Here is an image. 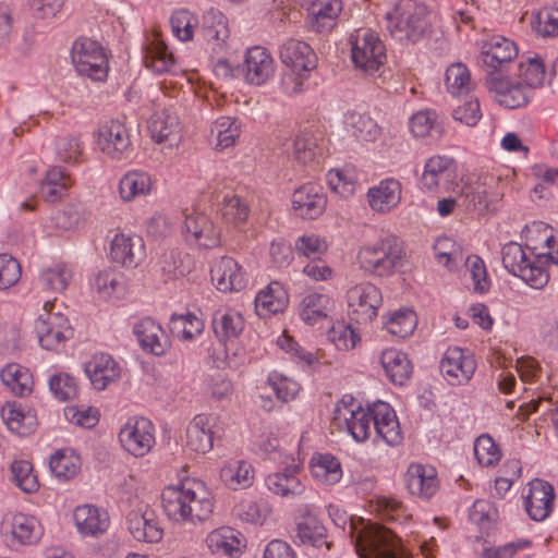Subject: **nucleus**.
Returning <instances> with one entry per match:
<instances>
[{
    "label": "nucleus",
    "mask_w": 558,
    "mask_h": 558,
    "mask_svg": "<svg viewBox=\"0 0 558 558\" xmlns=\"http://www.w3.org/2000/svg\"><path fill=\"white\" fill-rule=\"evenodd\" d=\"M548 251L532 256L517 242H508L501 248V262L505 269L522 279L534 289H542L549 280L545 264L558 265V239L553 235L545 238Z\"/></svg>",
    "instance_id": "obj_1"
},
{
    "label": "nucleus",
    "mask_w": 558,
    "mask_h": 558,
    "mask_svg": "<svg viewBox=\"0 0 558 558\" xmlns=\"http://www.w3.org/2000/svg\"><path fill=\"white\" fill-rule=\"evenodd\" d=\"M161 505L169 519L190 523L207 520L214 508L209 493L202 483L194 481L166 487L161 493Z\"/></svg>",
    "instance_id": "obj_2"
},
{
    "label": "nucleus",
    "mask_w": 558,
    "mask_h": 558,
    "mask_svg": "<svg viewBox=\"0 0 558 558\" xmlns=\"http://www.w3.org/2000/svg\"><path fill=\"white\" fill-rule=\"evenodd\" d=\"M244 327L242 314L231 307H219L213 313L211 329L216 340L223 347L217 361L232 369L240 368L246 361L245 349L239 343Z\"/></svg>",
    "instance_id": "obj_3"
},
{
    "label": "nucleus",
    "mask_w": 558,
    "mask_h": 558,
    "mask_svg": "<svg viewBox=\"0 0 558 558\" xmlns=\"http://www.w3.org/2000/svg\"><path fill=\"white\" fill-rule=\"evenodd\" d=\"M357 259L365 272L375 277H389L404 268L407 253L398 236L387 234L361 247Z\"/></svg>",
    "instance_id": "obj_4"
},
{
    "label": "nucleus",
    "mask_w": 558,
    "mask_h": 558,
    "mask_svg": "<svg viewBox=\"0 0 558 558\" xmlns=\"http://www.w3.org/2000/svg\"><path fill=\"white\" fill-rule=\"evenodd\" d=\"M427 8L413 0L399 2L392 12L387 13V29L400 43H417L428 27Z\"/></svg>",
    "instance_id": "obj_5"
},
{
    "label": "nucleus",
    "mask_w": 558,
    "mask_h": 558,
    "mask_svg": "<svg viewBox=\"0 0 558 558\" xmlns=\"http://www.w3.org/2000/svg\"><path fill=\"white\" fill-rule=\"evenodd\" d=\"M333 424L345 429L356 442H364L372 433L373 405L365 409L352 396H344L336 404Z\"/></svg>",
    "instance_id": "obj_6"
},
{
    "label": "nucleus",
    "mask_w": 558,
    "mask_h": 558,
    "mask_svg": "<svg viewBox=\"0 0 558 558\" xmlns=\"http://www.w3.org/2000/svg\"><path fill=\"white\" fill-rule=\"evenodd\" d=\"M351 59L355 68L366 75H374L386 59L385 46L369 29L361 28L350 36Z\"/></svg>",
    "instance_id": "obj_7"
},
{
    "label": "nucleus",
    "mask_w": 558,
    "mask_h": 558,
    "mask_svg": "<svg viewBox=\"0 0 558 558\" xmlns=\"http://www.w3.org/2000/svg\"><path fill=\"white\" fill-rule=\"evenodd\" d=\"M119 442L130 454L140 458L146 456L156 444L155 426L146 417H130L120 428Z\"/></svg>",
    "instance_id": "obj_8"
},
{
    "label": "nucleus",
    "mask_w": 558,
    "mask_h": 558,
    "mask_svg": "<svg viewBox=\"0 0 558 558\" xmlns=\"http://www.w3.org/2000/svg\"><path fill=\"white\" fill-rule=\"evenodd\" d=\"M502 195L500 177L492 173L480 174L476 180L469 182L462 190V197L466 208L476 210L478 214L494 209V204Z\"/></svg>",
    "instance_id": "obj_9"
},
{
    "label": "nucleus",
    "mask_w": 558,
    "mask_h": 558,
    "mask_svg": "<svg viewBox=\"0 0 558 558\" xmlns=\"http://www.w3.org/2000/svg\"><path fill=\"white\" fill-rule=\"evenodd\" d=\"M71 58L80 75L93 81L105 80V51L98 41L85 37L77 39L73 44Z\"/></svg>",
    "instance_id": "obj_10"
},
{
    "label": "nucleus",
    "mask_w": 558,
    "mask_h": 558,
    "mask_svg": "<svg viewBox=\"0 0 558 558\" xmlns=\"http://www.w3.org/2000/svg\"><path fill=\"white\" fill-rule=\"evenodd\" d=\"M355 547L362 558H403L398 551L396 535L383 526L363 531Z\"/></svg>",
    "instance_id": "obj_11"
},
{
    "label": "nucleus",
    "mask_w": 558,
    "mask_h": 558,
    "mask_svg": "<svg viewBox=\"0 0 558 558\" xmlns=\"http://www.w3.org/2000/svg\"><path fill=\"white\" fill-rule=\"evenodd\" d=\"M35 332L41 348L46 350H58L73 336L68 317L50 312H46L36 319Z\"/></svg>",
    "instance_id": "obj_12"
},
{
    "label": "nucleus",
    "mask_w": 558,
    "mask_h": 558,
    "mask_svg": "<svg viewBox=\"0 0 558 558\" xmlns=\"http://www.w3.org/2000/svg\"><path fill=\"white\" fill-rule=\"evenodd\" d=\"M457 166L452 158L436 155L426 160L421 187L427 192H448L456 179Z\"/></svg>",
    "instance_id": "obj_13"
},
{
    "label": "nucleus",
    "mask_w": 558,
    "mask_h": 558,
    "mask_svg": "<svg viewBox=\"0 0 558 558\" xmlns=\"http://www.w3.org/2000/svg\"><path fill=\"white\" fill-rule=\"evenodd\" d=\"M347 296L350 314L356 322H371L383 302L380 290L369 282L351 288Z\"/></svg>",
    "instance_id": "obj_14"
},
{
    "label": "nucleus",
    "mask_w": 558,
    "mask_h": 558,
    "mask_svg": "<svg viewBox=\"0 0 558 558\" xmlns=\"http://www.w3.org/2000/svg\"><path fill=\"white\" fill-rule=\"evenodd\" d=\"M151 138L167 148H173L182 140V125L178 114L171 108L155 111L148 120Z\"/></svg>",
    "instance_id": "obj_15"
},
{
    "label": "nucleus",
    "mask_w": 558,
    "mask_h": 558,
    "mask_svg": "<svg viewBox=\"0 0 558 558\" xmlns=\"http://www.w3.org/2000/svg\"><path fill=\"white\" fill-rule=\"evenodd\" d=\"M236 71L252 85H262L275 73V62L266 48L255 46L247 49L244 62Z\"/></svg>",
    "instance_id": "obj_16"
},
{
    "label": "nucleus",
    "mask_w": 558,
    "mask_h": 558,
    "mask_svg": "<svg viewBox=\"0 0 558 558\" xmlns=\"http://www.w3.org/2000/svg\"><path fill=\"white\" fill-rule=\"evenodd\" d=\"M128 530L140 542L158 543L162 539L161 529L154 510L147 505H140L126 515Z\"/></svg>",
    "instance_id": "obj_17"
},
{
    "label": "nucleus",
    "mask_w": 558,
    "mask_h": 558,
    "mask_svg": "<svg viewBox=\"0 0 558 558\" xmlns=\"http://www.w3.org/2000/svg\"><path fill=\"white\" fill-rule=\"evenodd\" d=\"M440 372L450 385H461L473 376L476 364L470 354H465L459 347L448 348L440 365Z\"/></svg>",
    "instance_id": "obj_18"
},
{
    "label": "nucleus",
    "mask_w": 558,
    "mask_h": 558,
    "mask_svg": "<svg viewBox=\"0 0 558 558\" xmlns=\"http://www.w3.org/2000/svg\"><path fill=\"white\" fill-rule=\"evenodd\" d=\"M182 231L189 243L199 247L211 248L220 243V230L205 214L186 215Z\"/></svg>",
    "instance_id": "obj_19"
},
{
    "label": "nucleus",
    "mask_w": 558,
    "mask_h": 558,
    "mask_svg": "<svg viewBox=\"0 0 558 558\" xmlns=\"http://www.w3.org/2000/svg\"><path fill=\"white\" fill-rule=\"evenodd\" d=\"M486 85L490 92L496 93L499 105L515 109L529 102L531 89L522 83L510 84L502 73H489L486 75Z\"/></svg>",
    "instance_id": "obj_20"
},
{
    "label": "nucleus",
    "mask_w": 558,
    "mask_h": 558,
    "mask_svg": "<svg viewBox=\"0 0 558 558\" xmlns=\"http://www.w3.org/2000/svg\"><path fill=\"white\" fill-rule=\"evenodd\" d=\"M132 331L142 350L147 353L161 356L170 348V342L161 325L151 317H143L135 322Z\"/></svg>",
    "instance_id": "obj_21"
},
{
    "label": "nucleus",
    "mask_w": 558,
    "mask_h": 558,
    "mask_svg": "<svg viewBox=\"0 0 558 558\" xmlns=\"http://www.w3.org/2000/svg\"><path fill=\"white\" fill-rule=\"evenodd\" d=\"M527 494L524 497V506L527 514L534 521L545 520L554 507V486L541 478L529 483Z\"/></svg>",
    "instance_id": "obj_22"
},
{
    "label": "nucleus",
    "mask_w": 558,
    "mask_h": 558,
    "mask_svg": "<svg viewBox=\"0 0 558 558\" xmlns=\"http://www.w3.org/2000/svg\"><path fill=\"white\" fill-rule=\"evenodd\" d=\"M327 204L323 187L306 183L296 189L292 194V208L294 213L304 219H316L319 217Z\"/></svg>",
    "instance_id": "obj_23"
},
{
    "label": "nucleus",
    "mask_w": 558,
    "mask_h": 558,
    "mask_svg": "<svg viewBox=\"0 0 558 558\" xmlns=\"http://www.w3.org/2000/svg\"><path fill=\"white\" fill-rule=\"evenodd\" d=\"M408 490L422 499H430L439 488L437 471L434 466L411 463L404 474Z\"/></svg>",
    "instance_id": "obj_24"
},
{
    "label": "nucleus",
    "mask_w": 558,
    "mask_h": 558,
    "mask_svg": "<svg viewBox=\"0 0 558 558\" xmlns=\"http://www.w3.org/2000/svg\"><path fill=\"white\" fill-rule=\"evenodd\" d=\"M517 54L518 49L513 41L502 36H495L483 46L481 61L487 69V75L492 72L501 73L504 66Z\"/></svg>",
    "instance_id": "obj_25"
},
{
    "label": "nucleus",
    "mask_w": 558,
    "mask_h": 558,
    "mask_svg": "<svg viewBox=\"0 0 558 558\" xmlns=\"http://www.w3.org/2000/svg\"><path fill=\"white\" fill-rule=\"evenodd\" d=\"M279 58L288 69L311 72L316 68L317 57L308 44L294 38L286 39L279 48Z\"/></svg>",
    "instance_id": "obj_26"
},
{
    "label": "nucleus",
    "mask_w": 558,
    "mask_h": 558,
    "mask_svg": "<svg viewBox=\"0 0 558 558\" xmlns=\"http://www.w3.org/2000/svg\"><path fill=\"white\" fill-rule=\"evenodd\" d=\"M373 426L378 438L389 446H398L402 441V432L396 412L387 403L378 401L373 404Z\"/></svg>",
    "instance_id": "obj_27"
},
{
    "label": "nucleus",
    "mask_w": 558,
    "mask_h": 558,
    "mask_svg": "<svg viewBox=\"0 0 558 558\" xmlns=\"http://www.w3.org/2000/svg\"><path fill=\"white\" fill-rule=\"evenodd\" d=\"M210 276L216 288L221 292L240 291L246 284L242 267L229 256H223L214 264Z\"/></svg>",
    "instance_id": "obj_28"
},
{
    "label": "nucleus",
    "mask_w": 558,
    "mask_h": 558,
    "mask_svg": "<svg viewBox=\"0 0 558 558\" xmlns=\"http://www.w3.org/2000/svg\"><path fill=\"white\" fill-rule=\"evenodd\" d=\"M299 465H288L282 472L268 475L265 478L267 488L281 497L292 498L304 494L306 487L300 477Z\"/></svg>",
    "instance_id": "obj_29"
},
{
    "label": "nucleus",
    "mask_w": 558,
    "mask_h": 558,
    "mask_svg": "<svg viewBox=\"0 0 558 558\" xmlns=\"http://www.w3.org/2000/svg\"><path fill=\"white\" fill-rule=\"evenodd\" d=\"M215 417L196 415L186 427V447L197 453H206L213 448V424Z\"/></svg>",
    "instance_id": "obj_30"
},
{
    "label": "nucleus",
    "mask_w": 558,
    "mask_h": 558,
    "mask_svg": "<svg viewBox=\"0 0 558 558\" xmlns=\"http://www.w3.org/2000/svg\"><path fill=\"white\" fill-rule=\"evenodd\" d=\"M112 262L125 267H135L144 258V244L141 238L116 234L110 245Z\"/></svg>",
    "instance_id": "obj_31"
},
{
    "label": "nucleus",
    "mask_w": 558,
    "mask_h": 558,
    "mask_svg": "<svg viewBox=\"0 0 558 558\" xmlns=\"http://www.w3.org/2000/svg\"><path fill=\"white\" fill-rule=\"evenodd\" d=\"M371 208L386 213L395 208L401 199V184L396 179H386L367 192Z\"/></svg>",
    "instance_id": "obj_32"
},
{
    "label": "nucleus",
    "mask_w": 558,
    "mask_h": 558,
    "mask_svg": "<svg viewBox=\"0 0 558 558\" xmlns=\"http://www.w3.org/2000/svg\"><path fill=\"white\" fill-rule=\"evenodd\" d=\"M333 307V300L330 295L322 292H311L301 300L298 311L301 319L312 326L327 318Z\"/></svg>",
    "instance_id": "obj_33"
},
{
    "label": "nucleus",
    "mask_w": 558,
    "mask_h": 558,
    "mask_svg": "<svg viewBox=\"0 0 558 558\" xmlns=\"http://www.w3.org/2000/svg\"><path fill=\"white\" fill-rule=\"evenodd\" d=\"M132 151L129 129L122 120H112L107 128V156L114 160H123L130 158Z\"/></svg>",
    "instance_id": "obj_34"
},
{
    "label": "nucleus",
    "mask_w": 558,
    "mask_h": 558,
    "mask_svg": "<svg viewBox=\"0 0 558 558\" xmlns=\"http://www.w3.org/2000/svg\"><path fill=\"white\" fill-rule=\"evenodd\" d=\"M288 303V293L278 281L270 282L255 298L256 313L262 317L282 312Z\"/></svg>",
    "instance_id": "obj_35"
},
{
    "label": "nucleus",
    "mask_w": 558,
    "mask_h": 558,
    "mask_svg": "<svg viewBox=\"0 0 558 558\" xmlns=\"http://www.w3.org/2000/svg\"><path fill=\"white\" fill-rule=\"evenodd\" d=\"M230 32L228 28L226 16L217 10H209L204 15L203 21V36L215 53H219L223 50L227 39L229 38Z\"/></svg>",
    "instance_id": "obj_36"
},
{
    "label": "nucleus",
    "mask_w": 558,
    "mask_h": 558,
    "mask_svg": "<svg viewBox=\"0 0 558 558\" xmlns=\"http://www.w3.org/2000/svg\"><path fill=\"white\" fill-rule=\"evenodd\" d=\"M308 16L312 19V27L322 32L331 27V22L342 10L340 0H303Z\"/></svg>",
    "instance_id": "obj_37"
},
{
    "label": "nucleus",
    "mask_w": 558,
    "mask_h": 558,
    "mask_svg": "<svg viewBox=\"0 0 558 558\" xmlns=\"http://www.w3.org/2000/svg\"><path fill=\"white\" fill-rule=\"evenodd\" d=\"M241 534L228 526H222L210 532L206 537V544L213 554H223L229 557H238L241 554Z\"/></svg>",
    "instance_id": "obj_38"
},
{
    "label": "nucleus",
    "mask_w": 558,
    "mask_h": 558,
    "mask_svg": "<svg viewBox=\"0 0 558 558\" xmlns=\"http://www.w3.org/2000/svg\"><path fill=\"white\" fill-rule=\"evenodd\" d=\"M380 363L387 377L395 385H403L412 373V365L407 354L397 349L383 351Z\"/></svg>",
    "instance_id": "obj_39"
},
{
    "label": "nucleus",
    "mask_w": 558,
    "mask_h": 558,
    "mask_svg": "<svg viewBox=\"0 0 558 558\" xmlns=\"http://www.w3.org/2000/svg\"><path fill=\"white\" fill-rule=\"evenodd\" d=\"M294 541L300 544H308L313 547L320 548L325 546L330 548V544L326 541V529L320 521L313 514L307 513L298 523L294 534Z\"/></svg>",
    "instance_id": "obj_40"
},
{
    "label": "nucleus",
    "mask_w": 558,
    "mask_h": 558,
    "mask_svg": "<svg viewBox=\"0 0 558 558\" xmlns=\"http://www.w3.org/2000/svg\"><path fill=\"white\" fill-rule=\"evenodd\" d=\"M223 484L233 489L250 487L254 481V469L244 460L227 462L220 470Z\"/></svg>",
    "instance_id": "obj_41"
},
{
    "label": "nucleus",
    "mask_w": 558,
    "mask_h": 558,
    "mask_svg": "<svg viewBox=\"0 0 558 558\" xmlns=\"http://www.w3.org/2000/svg\"><path fill=\"white\" fill-rule=\"evenodd\" d=\"M153 185L150 175L141 170L126 172L119 182V193L123 201L130 202L149 194Z\"/></svg>",
    "instance_id": "obj_42"
},
{
    "label": "nucleus",
    "mask_w": 558,
    "mask_h": 558,
    "mask_svg": "<svg viewBox=\"0 0 558 558\" xmlns=\"http://www.w3.org/2000/svg\"><path fill=\"white\" fill-rule=\"evenodd\" d=\"M311 472L314 478L329 486L337 484L342 477L339 460L328 453L312 458Z\"/></svg>",
    "instance_id": "obj_43"
},
{
    "label": "nucleus",
    "mask_w": 558,
    "mask_h": 558,
    "mask_svg": "<svg viewBox=\"0 0 558 558\" xmlns=\"http://www.w3.org/2000/svg\"><path fill=\"white\" fill-rule=\"evenodd\" d=\"M10 533L20 544L31 545L39 541L43 530L36 518L17 513L10 523Z\"/></svg>",
    "instance_id": "obj_44"
},
{
    "label": "nucleus",
    "mask_w": 558,
    "mask_h": 558,
    "mask_svg": "<svg viewBox=\"0 0 558 558\" xmlns=\"http://www.w3.org/2000/svg\"><path fill=\"white\" fill-rule=\"evenodd\" d=\"M283 146L288 155L292 154L295 160L306 165L316 156L317 140L312 131L305 129Z\"/></svg>",
    "instance_id": "obj_45"
},
{
    "label": "nucleus",
    "mask_w": 558,
    "mask_h": 558,
    "mask_svg": "<svg viewBox=\"0 0 558 558\" xmlns=\"http://www.w3.org/2000/svg\"><path fill=\"white\" fill-rule=\"evenodd\" d=\"M2 383L17 396L29 395L33 389V377L27 368L19 364H9L0 372Z\"/></svg>",
    "instance_id": "obj_46"
},
{
    "label": "nucleus",
    "mask_w": 558,
    "mask_h": 558,
    "mask_svg": "<svg viewBox=\"0 0 558 558\" xmlns=\"http://www.w3.org/2000/svg\"><path fill=\"white\" fill-rule=\"evenodd\" d=\"M73 520L82 536L97 537L104 532L99 509L92 505H83L75 508Z\"/></svg>",
    "instance_id": "obj_47"
},
{
    "label": "nucleus",
    "mask_w": 558,
    "mask_h": 558,
    "mask_svg": "<svg viewBox=\"0 0 558 558\" xmlns=\"http://www.w3.org/2000/svg\"><path fill=\"white\" fill-rule=\"evenodd\" d=\"M169 329L171 333L183 340H192L202 333L204 323L193 313L173 314L170 317Z\"/></svg>",
    "instance_id": "obj_48"
},
{
    "label": "nucleus",
    "mask_w": 558,
    "mask_h": 558,
    "mask_svg": "<svg viewBox=\"0 0 558 558\" xmlns=\"http://www.w3.org/2000/svg\"><path fill=\"white\" fill-rule=\"evenodd\" d=\"M240 132V122L231 117L218 118L210 128V135L216 138V148L220 150L234 145Z\"/></svg>",
    "instance_id": "obj_49"
},
{
    "label": "nucleus",
    "mask_w": 558,
    "mask_h": 558,
    "mask_svg": "<svg viewBox=\"0 0 558 558\" xmlns=\"http://www.w3.org/2000/svg\"><path fill=\"white\" fill-rule=\"evenodd\" d=\"M416 324V315L409 308H402L388 314L384 322L385 329L389 333L402 339L413 333Z\"/></svg>",
    "instance_id": "obj_50"
},
{
    "label": "nucleus",
    "mask_w": 558,
    "mask_h": 558,
    "mask_svg": "<svg viewBox=\"0 0 558 558\" xmlns=\"http://www.w3.org/2000/svg\"><path fill=\"white\" fill-rule=\"evenodd\" d=\"M347 125L357 141L374 142L380 135V128L369 116L351 112L347 116Z\"/></svg>",
    "instance_id": "obj_51"
},
{
    "label": "nucleus",
    "mask_w": 558,
    "mask_h": 558,
    "mask_svg": "<svg viewBox=\"0 0 558 558\" xmlns=\"http://www.w3.org/2000/svg\"><path fill=\"white\" fill-rule=\"evenodd\" d=\"M49 466L58 480L69 481L77 475L81 469V460L73 452L59 450L50 458Z\"/></svg>",
    "instance_id": "obj_52"
},
{
    "label": "nucleus",
    "mask_w": 558,
    "mask_h": 558,
    "mask_svg": "<svg viewBox=\"0 0 558 558\" xmlns=\"http://www.w3.org/2000/svg\"><path fill=\"white\" fill-rule=\"evenodd\" d=\"M410 129L415 137L432 136L438 138L442 135V126L437 114L432 110L418 111L410 119Z\"/></svg>",
    "instance_id": "obj_53"
},
{
    "label": "nucleus",
    "mask_w": 558,
    "mask_h": 558,
    "mask_svg": "<svg viewBox=\"0 0 558 558\" xmlns=\"http://www.w3.org/2000/svg\"><path fill=\"white\" fill-rule=\"evenodd\" d=\"M144 60L146 68L158 74L169 72L174 64L167 46L157 39L148 45Z\"/></svg>",
    "instance_id": "obj_54"
},
{
    "label": "nucleus",
    "mask_w": 558,
    "mask_h": 558,
    "mask_svg": "<svg viewBox=\"0 0 558 558\" xmlns=\"http://www.w3.org/2000/svg\"><path fill=\"white\" fill-rule=\"evenodd\" d=\"M73 272L64 264H57L51 268L45 269L39 277L41 284L51 291H64L72 280Z\"/></svg>",
    "instance_id": "obj_55"
},
{
    "label": "nucleus",
    "mask_w": 558,
    "mask_h": 558,
    "mask_svg": "<svg viewBox=\"0 0 558 558\" xmlns=\"http://www.w3.org/2000/svg\"><path fill=\"white\" fill-rule=\"evenodd\" d=\"M49 390L60 401L74 399L78 393V384L75 377L68 373H57L50 376Z\"/></svg>",
    "instance_id": "obj_56"
},
{
    "label": "nucleus",
    "mask_w": 558,
    "mask_h": 558,
    "mask_svg": "<svg viewBox=\"0 0 558 558\" xmlns=\"http://www.w3.org/2000/svg\"><path fill=\"white\" fill-rule=\"evenodd\" d=\"M11 475L14 484L25 493H35L39 483L33 474V465L26 460H15L11 464Z\"/></svg>",
    "instance_id": "obj_57"
},
{
    "label": "nucleus",
    "mask_w": 558,
    "mask_h": 558,
    "mask_svg": "<svg viewBox=\"0 0 558 558\" xmlns=\"http://www.w3.org/2000/svg\"><path fill=\"white\" fill-rule=\"evenodd\" d=\"M1 415L9 429L22 436L28 434L34 425V416L24 414L14 403H8Z\"/></svg>",
    "instance_id": "obj_58"
},
{
    "label": "nucleus",
    "mask_w": 558,
    "mask_h": 558,
    "mask_svg": "<svg viewBox=\"0 0 558 558\" xmlns=\"http://www.w3.org/2000/svg\"><path fill=\"white\" fill-rule=\"evenodd\" d=\"M434 252L437 262L446 266L449 270H453L460 262H462V253L456 247V243L448 236L436 240Z\"/></svg>",
    "instance_id": "obj_59"
},
{
    "label": "nucleus",
    "mask_w": 558,
    "mask_h": 558,
    "mask_svg": "<svg viewBox=\"0 0 558 558\" xmlns=\"http://www.w3.org/2000/svg\"><path fill=\"white\" fill-rule=\"evenodd\" d=\"M449 93L458 95L470 89L471 76L469 69L463 63H453L448 66L445 77Z\"/></svg>",
    "instance_id": "obj_60"
},
{
    "label": "nucleus",
    "mask_w": 558,
    "mask_h": 558,
    "mask_svg": "<svg viewBox=\"0 0 558 558\" xmlns=\"http://www.w3.org/2000/svg\"><path fill=\"white\" fill-rule=\"evenodd\" d=\"M466 269L473 281V290L486 293L490 289V280L484 260L477 255H470L465 259Z\"/></svg>",
    "instance_id": "obj_61"
},
{
    "label": "nucleus",
    "mask_w": 558,
    "mask_h": 558,
    "mask_svg": "<svg viewBox=\"0 0 558 558\" xmlns=\"http://www.w3.org/2000/svg\"><path fill=\"white\" fill-rule=\"evenodd\" d=\"M223 219L228 223L241 225L246 221L250 209L242 199L235 195L229 196L226 194L222 198V206L220 208Z\"/></svg>",
    "instance_id": "obj_62"
},
{
    "label": "nucleus",
    "mask_w": 558,
    "mask_h": 558,
    "mask_svg": "<svg viewBox=\"0 0 558 558\" xmlns=\"http://www.w3.org/2000/svg\"><path fill=\"white\" fill-rule=\"evenodd\" d=\"M520 76L523 85L527 88L538 87L545 78V66L542 59L537 56L530 57L525 62L520 63Z\"/></svg>",
    "instance_id": "obj_63"
},
{
    "label": "nucleus",
    "mask_w": 558,
    "mask_h": 558,
    "mask_svg": "<svg viewBox=\"0 0 558 558\" xmlns=\"http://www.w3.org/2000/svg\"><path fill=\"white\" fill-rule=\"evenodd\" d=\"M267 383L275 391L277 398L283 402L293 400L300 390V385L295 380L277 372L268 375Z\"/></svg>",
    "instance_id": "obj_64"
}]
</instances>
